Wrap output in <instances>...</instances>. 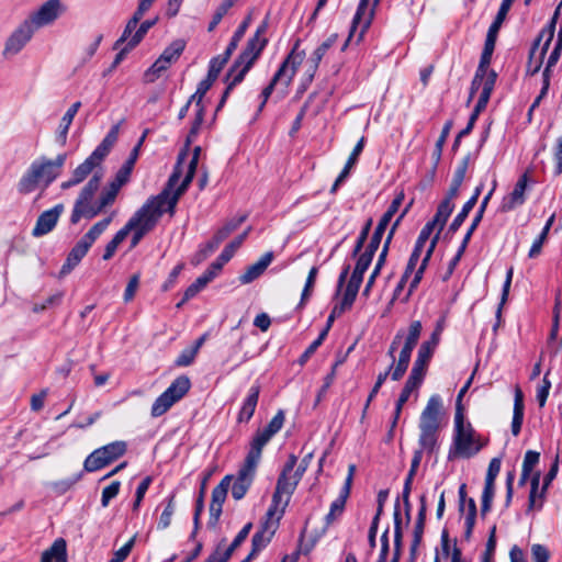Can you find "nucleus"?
I'll list each match as a JSON object with an SVG mask.
<instances>
[{"mask_svg":"<svg viewBox=\"0 0 562 562\" xmlns=\"http://www.w3.org/2000/svg\"><path fill=\"white\" fill-rule=\"evenodd\" d=\"M402 339H403V333L397 331L389 347V350H387V356L391 358V364L386 371L381 372L378 375L376 381L374 383L375 385L381 387L383 385V383L386 381L387 376L389 375L392 376V371L394 370L393 367L395 363V351L400 348V346L402 344Z\"/></svg>","mask_w":562,"mask_h":562,"instance_id":"72a5a7b5","label":"nucleus"},{"mask_svg":"<svg viewBox=\"0 0 562 562\" xmlns=\"http://www.w3.org/2000/svg\"><path fill=\"white\" fill-rule=\"evenodd\" d=\"M420 385H418L417 383L413 382V381H409V380H406L402 391H401V394L396 401V404H395V411H394V416H393V420H392V424H391V431L395 428L397 422H398V418L401 416V413H402V409H403V406L405 405V403L408 401L411 394L419 389Z\"/></svg>","mask_w":562,"mask_h":562,"instance_id":"7c9ffc66","label":"nucleus"},{"mask_svg":"<svg viewBox=\"0 0 562 562\" xmlns=\"http://www.w3.org/2000/svg\"><path fill=\"white\" fill-rule=\"evenodd\" d=\"M496 79H497L496 71L491 69V71L488 72L487 77L485 78V80L483 82V88L480 93L479 100L476 102V105H479V108H484V109L486 108V105L490 101L491 94L494 90Z\"/></svg>","mask_w":562,"mask_h":562,"instance_id":"37998d69","label":"nucleus"},{"mask_svg":"<svg viewBox=\"0 0 562 562\" xmlns=\"http://www.w3.org/2000/svg\"><path fill=\"white\" fill-rule=\"evenodd\" d=\"M475 205L472 201H467L461 211L457 214V216L453 218L452 223L449 226L450 233H456L461 225L464 223L465 218L468 217L469 213L473 210Z\"/></svg>","mask_w":562,"mask_h":562,"instance_id":"052dcab7","label":"nucleus"},{"mask_svg":"<svg viewBox=\"0 0 562 562\" xmlns=\"http://www.w3.org/2000/svg\"><path fill=\"white\" fill-rule=\"evenodd\" d=\"M64 211L63 204H57L53 209L44 211L37 218L35 226L32 231L34 237H41L54 229L59 216Z\"/></svg>","mask_w":562,"mask_h":562,"instance_id":"a211bd4d","label":"nucleus"},{"mask_svg":"<svg viewBox=\"0 0 562 562\" xmlns=\"http://www.w3.org/2000/svg\"><path fill=\"white\" fill-rule=\"evenodd\" d=\"M501 459L499 458H493L490 461L486 476H485V483L484 488L482 493V504H481V515L485 516L492 507V502L495 494V480L501 471Z\"/></svg>","mask_w":562,"mask_h":562,"instance_id":"f3484780","label":"nucleus"},{"mask_svg":"<svg viewBox=\"0 0 562 562\" xmlns=\"http://www.w3.org/2000/svg\"><path fill=\"white\" fill-rule=\"evenodd\" d=\"M257 464L244 460L243 464L237 471L236 476H234L233 479L234 483H231L232 496L235 501H240L245 497L248 490L254 483L257 473Z\"/></svg>","mask_w":562,"mask_h":562,"instance_id":"f8f14e48","label":"nucleus"},{"mask_svg":"<svg viewBox=\"0 0 562 562\" xmlns=\"http://www.w3.org/2000/svg\"><path fill=\"white\" fill-rule=\"evenodd\" d=\"M368 5H369V0H360L359 1L357 11H356L352 22H351L350 36H353V33L357 30L359 24L363 25V23L367 19V18H364V15H366Z\"/></svg>","mask_w":562,"mask_h":562,"instance_id":"e2e57ef3","label":"nucleus"},{"mask_svg":"<svg viewBox=\"0 0 562 562\" xmlns=\"http://www.w3.org/2000/svg\"><path fill=\"white\" fill-rule=\"evenodd\" d=\"M337 34L328 36L311 55L308 59L310 70L315 72L327 50L336 43Z\"/></svg>","mask_w":562,"mask_h":562,"instance_id":"e433bc0d","label":"nucleus"},{"mask_svg":"<svg viewBox=\"0 0 562 562\" xmlns=\"http://www.w3.org/2000/svg\"><path fill=\"white\" fill-rule=\"evenodd\" d=\"M300 44H301V40H296L293 45L292 50L286 56V58L282 61L279 69L277 70V72L273 75L270 83L262 90V92H261L262 101L258 108L259 112L262 111V109L265 108V105H266L268 99L270 98L271 93L273 92V89L277 83H281L286 88L292 82V80L296 74V69H297L299 65L302 64V61L305 57L304 50H302V52L297 50L300 47Z\"/></svg>","mask_w":562,"mask_h":562,"instance_id":"39448f33","label":"nucleus"},{"mask_svg":"<svg viewBox=\"0 0 562 562\" xmlns=\"http://www.w3.org/2000/svg\"><path fill=\"white\" fill-rule=\"evenodd\" d=\"M268 527L263 524L260 525V528L255 532L251 539V549L254 553H259L262 551L271 541L273 535L277 529H267Z\"/></svg>","mask_w":562,"mask_h":562,"instance_id":"f704fd0d","label":"nucleus"},{"mask_svg":"<svg viewBox=\"0 0 562 562\" xmlns=\"http://www.w3.org/2000/svg\"><path fill=\"white\" fill-rule=\"evenodd\" d=\"M206 277L201 274L191 285H189L183 294V301H189L194 297L202 289L209 284Z\"/></svg>","mask_w":562,"mask_h":562,"instance_id":"69168bd1","label":"nucleus"},{"mask_svg":"<svg viewBox=\"0 0 562 562\" xmlns=\"http://www.w3.org/2000/svg\"><path fill=\"white\" fill-rule=\"evenodd\" d=\"M119 191L120 189L112 183H110L109 187L102 191L99 201L97 202V205L100 207L101 212L104 207L114 203Z\"/></svg>","mask_w":562,"mask_h":562,"instance_id":"bf43d9fd","label":"nucleus"},{"mask_svg":"<svg viewBox=\"0 0 562 562\" xmlns=\"http://www.w3.org/2000/svg\"><path fill=\"white\" fill-rule=\"evenodd\" d=\"M136 537H132L123 547H121L119 550H116L113 553V557L109 562H123L126 560V558L130 555L134 544H135Z\"/></svg>","mask_w":562,"mask_h":562,"instance_id":"774afa93","label":"nucleus"},{"mask_svg":"<svg viewBox=\"0 0 562 562\" xmlns=\"http://www.w3.org/2000/svg\"><path fill=\"white\" fill-rule=\"evenodd\" d=\"M102 173L94 172L86 186L81 189L70 215V223L77 224L85 217L91 220L101 213L100 207L92 203L95 192L99 190Z\"/></svg>","mask_w":562,"mask_h":562,"instance_id":"423d86ee","label":"nucleus"},{"mask_svg":"<svg viewBox=\"0 0 562 562\" xmlns=\"http://www.w3.org/2000/svg\"><path fill=\"white\" fill-rule=\"evenodd\" d=\"M524 394L519 387H516L512 420V432L514 436H518L521 430V425L524 422Z\"/></svg>","mask_w":562,"mask_h":562,"instance_id":"c85d7f7f","label":"nucleus"},{"mask_svg":"<svg viewBox=\"0 0 562 562\" xmlns=\"http://www.w3.org/2000/svg\"><path fill=\"white\" fill-rule=\"evenodd\" d=\"M186 43L181 40L172 42L168 47L164 49L160 57L168 64H172L181 56L184 50Z\"/></svg>","mask_w":562,"mask_h":562,"instance_id":"864d4df0","label":"nucleus"},{"mask_svg":"<svg viewBox=\"0 0 562 562\" xmlns=\"http://www.w3.org/2000/svg\"><path fill=\"white\" fill-rule=\"evenodd\" d=\"M484 445L480 437L475 435L472 425L465 423L463 407L459 404L456 407L452 443L449 448L448 460L472 458L480 452Z\"/></svg>","mask_w":562,"mask_h":562,"instance_id":"20e7f679","label":"nucleus"},{"mask_svg":"<svg viewBox=\"0 0 562 562\" xmlns=\"http://www.w3.org/2000/svg\"><path fill=\"white\" fill-rule=\"evenodd\" d=\"M90 247L91 245L81 237V239L74 246V248L68 254L66 262L61 267V272H70L87 255Z\"/></svg>","mask_w":562,"mask_h":562,"instance_id":"bb28decb","label":"nucleus"},{"mask_svg":"<svg viewBox=\"0 0 562 562\" xmlns=\"http://www.w3.org/2000/svg\"><path fill=\"white\" fill-rule=\"evenodd\" d=\"M515 0H503L501 3V7L498 9V12L493 21V23L490 25L486 37H490L492 40L497 38L498 31L506 19V15Z\"/></svg>","mask_w":562,"mask_h":562,"instance_id":"4c0bfd02","label":"nucleus"},{"mask_svg":"<svg viewBox=\"0 0 562 562\" xmlns=\"http://www.w3.org/2000/svg\"><path fill=\"white\" fill-rule=\"evenodd\" d=\"M101 162L102 160L91 153V155L72 171L71 177L61 183V189L67 190L81 183L97 167L101 165Z\"/></svg>","mask_w":562,"mask_h":562,"instance_id":"6ab92c4d","label":"nucleus"},{"mask_svg":"<svg viewBox=\"0 0 562 562\" xmlns=\"http://www.w3.org/2000/svg\"><path fill=\"white\" fill-rule=\"evenodd\" d=\"M513 274H514V268L510 267L506 272V278H505V281L503 284L502 297H501V302H499L497 311H496V324L494 325V330H496V328L499 326V324L502 322V310H503V306L506 303L508 294H509Z\"/></svg>","mask_w":562,"mask_h":562,"instance_id":"8fccbe9b","label":"nucleus"},{"mask_svg":"<svg viewBox=\"0 0 562 562\" xmlns=\"http://www.w3.org/2000/svg\"><path fill=\"white\" fill-rule=\"evenodd\" d=\"M64 11L65 7L60 0H47L26 21H31L32 26L36 30L52 24Z\"/></svg>","mask_w":562,"mask_h":562,"instance_id":"4468645a","label":"nucleus"},{"mask_svg":"<svg viewBox=\"0 0 562 562\" xmlns=\"http://www.w3.org/2000/svg\"><path fill=\"white\" fill-rule=\"evenodd\" d=\"M495 43H496L495 40L486 37L485 43H484V48L481 54L480 63H479V66H477L475 72H479L480 75H484L487 77L488 72L491 71V70H488V66L492 60V55H493V52L495 48Z\"/></svg>","mask_w":562,"mask_h":562,"instance_id":"79ce46f5","label":"nucleus"},{"mask_svg":"<svg viewBox=\"0 0 562 562\" xmlns=\"http://www.w3.org/2000/svg\"><path fill=\"white\" fill-rule=\"evenodd\" d=\"M349 495L350 492L340 490L339 496L331 503L329 513L326 515V522L328 525L342 514Z\"/></svg>","mask_w":562,"mask_h":562,"instance_id":"49530a36","label":"nucleus"},{"mask_svg":"<svg viewBox=\"0 0 562 562\" xmlns=\"http://www.w3.org/2000/svg\"><path fill=\"white\" fill-rule=\"evenodd\" d=\"M215 81L206 76L205 79L201 80L198 85L196 91L190 97V102H194L195 105L203 103V98L206 92L211 89Z\"/></svg>","mask_w":562,"mask_h":562,"instance_id":"680f3d73","label":"nucleus"},{"mask_svg":"<svg viewBox=\"0 0 562 562\" xmlns=\"http://www.w3.org/2000/svg\"><path fill=\"white\" fill-rule=\"evenodd\" d=\"M112 218L113 215H110L99 221L82 236V238L92 246L95 239L108 228Z\"/></svg>","mask_w":562,"mask_h":562,"instance_id":"5fc2aeb1","label":"nucleus"},{"mask_svg":"<svg viewBox=\"0 0 562 562\" xmlns=\"http://www.w3.org/2000/svg\"><path fill=\"white\" fill-rule=\"evenodd\" d=\"M67 160V154H59L55 159L45 156L32 161L27 170L21 177L18 183V190L22 194H29L42 188H48L61 173Z\"/></svg>","mask_w":562,"mask_h":562,"instance_id":"7ed1b4c3","label":"nucleus"},{"mask_svg":"<svg viewBox=\"0 0 562 562\" xmlns=\"http://www.w3.org/2000/svg\"><path fill=\"white\" fill-rule=\"evenodd\" d=\"M171 65L165 61L160 56L159 58L145 71L144 79L146 82H154L160 75L166 71Z\"/></svg>","mask_w":562,"mask_h":562,"instance_id":"6e6d98bb","label":"nucleus"},{"mask_svg":"<svg viewBox=\"0 0 562 562\" xmlns=\"http://www.w3.org/2000/svg\"><path fill=\"white\" fill-rule=\"evenodd\" d=\"M453 209H454L453 201L445 198L440 202V204L438 205L437 212L432 218V221L438 224V233L436 235L439 236V234L442 231V228L445 227L449 216L451 215Z\"/></svg>","mask_w":562,"mask_h":562,"instance_id":"a19ab883","label":"nucleus"},{"mask_svg":"<svg viewBox=\"0 0 562 562\" xmlns=\"http://www.w3.org/2000/svg\"><path fill=\"white\" fill-rule=\"evenodd\" d=\"M191 382L187 375H180L160 394L151 405L150 415L154 418L162 416L173 404L180 401L190 390Z\"/></svg>","mask_w":562,"mask_h":562,"instance_id":"6e6552de","label":"nucleus"},{"mask_svg":"<svg viewBox=\"0 0 562 562\" xmlns=\"http://www.w3.org/2000/svg\"><path fill=\"white\" fill-rule=\"evenodd\" d=\"M121 482L113 481L110 485L105 486L102 491L101 505L108 507L110 502L115 498L120 492Z\"/></svg>","mask_w":562,"mask_h":562,"instance_id":"338daca9","label":"nucleus"},{"mask_svg":"<svg viewBox=\"0 0 562 562\" xmlns=\"http://www.w3.org/2000/svg\"><path fill=\"white\" fill-rule=\"evenodd\" d=\"M528 180H529V178H528L527 172L524 173L522 176H520V178L516 182L512 193H509L503 200V203L501 206L503 212L512 211V210L516 209L517 206H520L525 203V200H526L525 192L527 189Z\"/></svg>","mask_w":562,"mask_h":562,"instance_id":"412c9836","label":"nucleus"},{"mask_svg":"<svg viewBox=\"0 0 562 562\" xmlns=\"http://www.w3.org/2000/svg\"><path fill=\"white\" fill-rule=\"evenodd\" d=\"M250 15H248L240 24L239 26L237 27V30L235 31L234 35L232 36L228 45H227V49H229L231 52H234L236 49V47L238 46V43L240 42V40L244 37L249 24H250Z\"/></svg>","mask_w":562,"mask_h":562,"instance_id":"0e129e2a","label":"nucleus"},{"mask_svg":"<svg viewBox=\"0 0 562 562\" xmlns=\"http://www.w3.org/2000/svg\"><path fill=\"white\" fill-rule=\"evenodd\" d=\"M127 445L125 441L117 440L93 450L83 462V471H99L125 454Z\"/></svg>","mask_w":562,"mask_h":562,"instance_id":"0eeeda50","label":"nucleus"},{"mask_svg":"<svg viewBox=\"0 0 562 562\" xmlns=\"http://www.w3.org/2000/svg\"><path fill=\"white\" fill-rule=\"evenodd\" d=\"M431 358H428L419 352H417V357L413 363V368L407 380L417 383L418 385L423 384L425 379L427 368Z\"/></svg>","mask_w":562,"mask_h":562,"instance_id":"c9c22d12","label":"nucleus"},{"mask_svg":"<svg viewBox=\"0 0 562 562\" xmlns=\"http://www.w3.org/2000/svg\"><path fill=\"white\" fill-rule=\"evenodd\" d=\"M405 199L404 191H400L396 193L395 198L391 202L390 206L387 207L386 212L382 215L380 218L375 231L379 233L384 234L386 231L387 225L390 224L393 216L397 213L400 206L402 205L403 201Z\"/></svg>","mask_w":562,"mask_h":562,"instance_id":"2f4dec72","label":"nucleus"},{"mask_svg":"<svg viewBox=\"0 0 562 562\" xmlns=\"http://www.w3.org/2000/svg\"><path fill=\"white\" fill-rule=\"evenodd\" d=\"M35 29L31 21L24 20L7 38L2 55L4 58L19 54L31 41Z\"/></svg>","mask_w":562,"mask_h":562,"instance_id":"9d476101","label":"nucleus"},{"mask_svg":"<svg viewBox=\"0 0 562 562\" xmlns=\"http://www.w3.org/2000/svg\"><path fill=\"white\" fill-rule=\"evenodd\" d=\"M271 438L272 436L267 434L265 430L258 429L252 440L250 441L249 451L247 452L245 460L259 465L262 449L270 441Z\"/></svg>","mask_w":562,"mask_h":562,"instance_id":"a878e982","label":"nucleus"},{"mask_svg":"<svg viewBox=\"0 0 562 562\" xmlns=\"http://www.w3.org/2000/svg\"><path fill=\"white\" fill-rule=\"evenodd\" d=\"M232 54L233 52L226 48L223 54L213 57L209 64L207 77L215 81Z\"/></svg>","mask_w":562,"mask_h":562,"instance_id":"a18cd8bd","label":"nucleus"},{"mask_svg":"<svg viewBox=\"0 0 562 562\" xmlns=\"http://www.w3.org/2000/svg\"><path fill=\"white\" fill-rule=\"evenodd\" d=\"M558 14H559V8L555 10L554 15L552 16L550 23L544 29L541 30V32L539 33L538 37L536 38V41L530 49L529 59L531 60L533 58L536 49L539 47L540 42L544 41V43L541 47V52H540V61L536 65V67L533 69V74L539 70L541 59H542L543 55L546 54V52L548 50L551 41L553 40Z\"/></svg>","mask_w":562,"mask_h":562,"instance_id":"aec40b11","label":"nucleus"},{"mask_svg":"<svg viewBox=\"0 0 562 562\" xmlns=\"http://www.w3.org/2000/svg\"><path fill=\"white\" fill-rule=\"evenodd\" d=\"M260 390H261V387L258 383L252 384L250 386V389L248 390V393H247L245 400L243 401L241 407L237 415V422L239 424L248 423L251 419V417L254 416L257 404H258Z\"/></svg>","mask_w":562,"mask_h":562,"instance_id":"4be33fe9","label":"nucleus"},{"mask_svg":"<svg viewBox=\"0 0 562 562\" xmlns=\"http://www.w3.org/2000/svg\"><path fill=\"white\" fill-rule=\"evenodd\" d=\"M155 1L156 0H139L136 11L127 21L121 37L114 44V48H117L122 43H124L128 37H131V34L137 27L139 21L142 20L144 14L150 9Z\"/></svg>","mask_w":562,"mask_h":562,"instance_id":"5701e85b","label":"nucleus"},{"mask_svg":"<svg viewBox=\"0 0 562 562\" xmlns=\"http://www.w3.org/2000/svg\"><path fill=\"white\" fill-rule=\"evenodd\" d=\"M540 472H536L530 479V493L528 497V510H540L543 506L544 498H540L539 494Z\"/></svg>","mask_w":562,"mask_h":562,"instance_id":"ea45409f","label":"nucleus"},{"mask_svg":"<svg viewBox=\"0 0 562 562\" xmlns=\"http://www.w3.org/2000/svg\"><path fill=\"white\" fill-rule=\"evenodd\" d=\"M81 106V102L77 101L75 102L64 114V116L60 120L58 132H57V140L64 146L67 142V135L69 127L74 121V117L76 116L77 112L79 111Z\"/></svg>","mask_w":562,"mask_h":562,"instance_id":"c756f323","label":"nucleus"},{"mask_svg":"<svg viewBox=\"0 0 562 562\" xmlns=\"http://www.w3.org/2000/svg\"><path fill=\"white\" fill-rule=\"evenodd\" d=\"M187 157L186 151H181L178 156L177 164L173 167L172 173L170 175L165 188L161 192L155 196L149 198L145 204L137 210L132 217H137V226H135L132 232L133 236L131 239V249L136 247L143 237L153 231L157 225L159 218L164 215V213H169V203L170 199L168 198V192L170 188L177 183L183 172L182 162Z\"/></svg>","mask_w":562,"mask_h":562,"instance_id":"f257e3e1","label":"nucleus"},{"mask_svg":"<svg viewBox=\"0 0 562 562\" xmlns=\"http://www.w3.org/2000/svg\"><path fill=\"white\" fill-rule=\"evenodd\" d=\"M120 126L113 125L109 133L105 135L103 140L92 151L95 157H99L102 161L109 155L114 144L117 142Z\"/></svg>","mask_w":562,"mask_h":562,"instance_id":"473e14b6","label":"nucleus"},{"mask_svg":"<svg viewBox=\"0 0 562 562\" xmlns=\"http://www.w3.org/2000/svg\"><path fill=\"white\" fill-rule=\"evenodd\" d=\"M267 30L268 21L263 20L257 27L254 36L248 40L246 47L231 66L225 78L227 86L223 92L216 111H220L223 108L232 90L244 80L247 72L251 69L261 52L265 49L266 45L268 44V38L265 37L263 34L267 32Z\"/></svg>","mask_w":562,"mask_h":562,"instance_id":"f03ea898","label":"nucleus"},{"mask_svg":"<svg viewBox=\"0 0 562 562\" xmlns=\"http://www.w3.org/2000/svg\"><path fill=\"white\" fill-rule=\"evenodd\" d=\"M284 512L285 509L280 506H274V504L271 503L261 524L266 525L268 527L267 529H278Z\"/></svg>","mask_w":562,"mask_h":562,"instance_id":"3c124183","label":"nucleus"},{"mask_svg":"<svg viewBox=\"0 0 562 562\" xmlns=\"http://www.w3.org/2000/svg\"><path fill=\"white\" fill-rule=\"evenodd\" d=\"M234 479V475L227 474L225 475L221 482L213 488L212 491V499L210 504V519L209 526L215 527L221 515L223 504L227 497L228 488L231 487V483Z\"/></svg>","mask_w":562,"mask_h":562,"instance_id":"2eb2a0df","label":"nucleus"},{"mask_svg":"<svg viewBox=\"0 0 562 562\" xmlns=\"http://www.w3.org/2000/svg\"><path fill=\"white\" fill-rule=\"evenodd\" d=\"M403 530H402V517L400 509V501L396 499L394 505V547L397 551L402 548Z\"/></svg>","mask_w":562,"mask_h":562,"instance_id":"4d7b16f0","label":"nucleus"},{"mask_svg":"<svg viewBox=\"0 0 562 562\" xmlns=\"http://www.w3.org/2000/svg\"><path fill=\"white\" fill-rule=\"evenodd\" d=\"M418 445L428 454H431L437 449V441L439 430L419 428Z\"/></svg>","mask_w":562,"mask_h":562,"instance_id":"58836bf2","label":"nucleus"},{"mask_svg":"<svg viewBox=\"0 0 562 562\" xmlns=\"http://www.w3.org/2000/svg\"><path fill=\"white\" fill-rule=\"evenodd\" d=\"M40 562H67V544L63 538L56 539L53 544L42 553Z\"/></svg>","mask_w":562,"mask_h":562,"instance_id":"cd10ccee","label":"nucleus"},{"mask_svg":"<svg viewBox=\"0 0 562 562\" xmlns=\"http://www.w3.org/2000/svg\"><path fill=\"white\" fill-rule=\"evenodd\" d=\"M300 480L294 475H285L280 474L277 480L276 487L278 488V493L285 494L286 498H291L294 493Z\"/></svg>","mask_w":562,"mask_h":562,"instance_id":"de8ad7c7","label":"nucleus"},{"mask_svg":"<svg viewBox=\"0 0 562 562\" xmlns=\"http://www.w3.org/2000/svg\"><path fill=\"white\" fill-rule=\"evenodd\" d=\"M562 50V29L559 31L558 38L554 45V48L552 49L548 60L547 65L542 72V88L540 90L539 95L535 99L529 109V115L532 113V111L539 106L541 100L547 95L550 87V78H551V68L558 63Z\"/></svg>","mask_w":562,"mask_h":562,"instance_id":"dca6fc26","label":"nucleus"},{"mask_svg":"<svg viewBox=\"0 0 562 562\" xmlns=\"http://www.w3.org/2000/svg\"><path fill=\"white\" fill-rule=\"evenodd\" d=\"M437 243H438V235H435V237L431 239V241L428 246V249H427L418 269L415 271V274L409 283L407 293L401 299V301L403 303L408 302L412 293L417 289L418 284L420 283L424 272L427 268V265L431 258V255L436 248Z\"/></svg>","mask_w":562,"mask_h":562,"instance_id":"393cba45","label":"nucleus"},{"mask_svg":"<svg viewBox=\"0 0 562 562\" xmlns=\"http://www.w3.org/2000/svg\"><path fill=\"white\" fill-rule=\"evenodd\" d=\"M247 218V215H239L228 220L222 227H220L214 237L222 244L233 232H235Z\"/></svg>","mask_w":562,"mask_h":562,"instance_id":"c03bdc74","label":"nucleus"},{"mask_svg":"<svg viewBox=\"0 0 562 562\" xmlns=\"http://www.w3.org/2000/svg\"><path fill=\"white\" fill-rule=\"evenodd\" d=\"M422 329V323L419 321H413L409 324L407 335H404V331L401 330L403 333L402 342L404 341V344L400 351L398 358H395V363L393 367L394 370L392 371L393 381H398L404 376L411 362L412 352L420 337Z\"/></svg>","mask_w":562,"mask_h":562,"instance_id":"1a4fd4ad","label":"nucleus"},{"mask_svg":"<svg viewBox=\"0 0 562 562\" xmlns=\"http://www.w3.org/2000/svg\"><path fill=\"white\" fill-rule=\"evenodd\" d=\"M166 506L160 515V518H159V521H158V529H167L170 524H171V519H172V516L175 514V510H176V495L175 493L170 494L167 498H166Z\"/></svg>","mask_w":562,"mask_h":562,"instance_id":"09e8293b","label":"nucleus"},{"mask_svg":"<svg viewBox=\"0 0 562 562\" xmlns=\"http://www.w3.org/2000/svg\"><path fill=\"white\" fill-rule=\"evenodd\" d=\"M274 255L272 251H267L260 259L247 267L246 271L239 276L238 280L241 284H248L258 279L272 262Z\"/></svg>","mask_w":562,"mask_h":562,"instance_id":"b1692460","label":"nucleus"},{"mask_svg":"<svg viewBox=\"0 0 562 562\" xmlns=\"http://www.w3.org/2000/svg\"><path fill=\"white\" fill-rule=\"evenodd\" d=\"M157 22L158 16H156L153 20H146L142 22L138 29L135 31L134 35L131 38L128 37V41L131 42V47H136L142 42V40L149 31V29H151Z\"/></svg>","mask_w":562,"mask_h":562,"instance_id":"13d9d810","label":"nucleus"},{"mask_svg":"<svg viewBox=\"0 0 562 562\" xmlns=\"http://www.w3.org/2000/svg\"><path fill=\"white\" fill-rule=\"evenodd\" d=\"M317 273H318V268L317 267H312L310 272H308V276L306 278V282H305V285L303 288V291H302V294H301V300H300V303L297 305V308H303L305 306L306 302L312 296V292H313V289H314V285H315V282H316Z\"/></svg>","mask_w":562,"mask_h":562,"instance_id":"603ef678","label":"nucleus"},{"mask_svg":"<svg viewBox=\"0 0 562 562\" xmlns=\"http://www.w3.org/2000/svg\"><path fill=\"white\" fill-rule=\"evenodd\" d=\"M200 154H201V147L200 146L194 147L192 157L188 165L186 176H184L182 182L179 186H178L179 181L177 183H175L168 192V198L170 199V203H169L170 216H173L179 199L181 198L182 194H184V192L187 191L188 187L190 186V183L195 175Z\"/></svg>","mask_w":562,"mask_h":562,"instance_id":"9b49d317","label":"nucleus"},{"mask_svg":"<svg viewBox=\"0 0 562 562\" xmlns=\"http://www.w3.org/2000/svg\"><path fill=\"white\" fill-rule=\"evenodd\" d=\"M442 398L438 394L429 397L419 417V428L439 430L442 416Z\"/></svg>","mask_w":562,"mask_h":562,"instance_id":"ddd939ff","label":"nucleus"}]
</instances>
